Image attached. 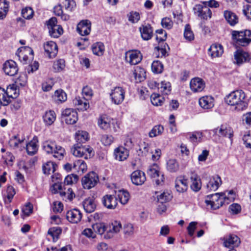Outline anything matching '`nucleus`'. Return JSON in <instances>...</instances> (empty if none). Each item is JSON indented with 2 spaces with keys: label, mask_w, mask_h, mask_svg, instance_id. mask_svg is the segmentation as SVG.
<instances>
[{
  "label": "nucleus",
  "mask_w": 251,
  "mask_h": 251,
  "mask_svg": "<svg viewBox=\"0 0 251 251\" xmlns=\"http://www.w3.org/2000/svg\"><path fill=\"white\" fill-rule=\"evenodd\" d=\"M225 102L237 112H241L248 108L249 100L246 93L241 89L233 91L225 98Z\"/></svg>",
  "instance_id": "nucleus-1"
},
{
  "label": "nucleus",
  "mask_w": 251,
  "mask_h": 251,
  "mask_svg": "<svg viewBox=\"0 0 251 251\" xmlns=\"http://www.w3.org/2000/svg\"><path fill=\"white\" fill-rule=\"evenodd\" d=\"M42 148L48 154H51L58 160H62L65 154V149L60 146L56 145L55 142L46 141L43 143Z\"/></svg>",
  "instance_id": "nucleus-2"
},
{
  "label": "nucleus",
  "mask_w": 251,
  "mask_h": 251,
  "mask_svg": "<svg viewBox=\"0 0 251 251\" xmlns=\"http://www.w3.org/2000/svg\"><path fill=\"white\" fill-rule=\"evenodd\" d=\"M98 123L101 129H109L113 132H117L120 129L119 123L117 120L111 118L106 115H101L99 118Z\"/></svg>",
  "instance_id": "nucleus-3"
},
{
  "label": "nucleus",
  "mask_w": 251,
  "mask_h": 251,
  "mask_svg": "<svg viewBox=\"0 0 251 251\" xmlns=\"http://www.w3.org/2000/svg\"><path fill=\"white\" fill-rule=\"evenodd\" d=\"M232 37L238 45L246 47L251 43V30H233L232 32Z\"/></svg>",
  "instance_id": "nucleus-4"
},
{
  "label": "nucleus",
  "mask_w": 251,
  "mask_h": 251,
  "mask_svg": "<svg viewBox=\"0 0 251 251\" xmlns=\"http://www.w3.org/2000/svg\"><path fill=\"white\" fill-rule=\"evenodd\" d=\"M205 133H208L209 138H211L215 136L225 137L228 138L232 142L233 132L232 128L227 125H222L213 129L206 130Z\"/></svg>",
  "instance_id": "nucleus-5"
},
{
  "label": "nucleus",
  "mask_w": 251,
  "mask_h": 251,
  "mask_svg": "<svg viewBox=\"0 0 251 251\" xmlns=\"http://www.w3.org/2000/svg\"><path fill=\"white\" fill-rule=\"evenodd\" d=\"M205 202L207 205H210L211 209H217L225 204L223 195L216 193L207 195L205 198Z\"/></svg>",
  "instance_id": "nucleus-6"
},
{
  "label": "nucleus",
  "mask_w": 251,
  "mask_h": 251,
  "mask_svg": "<svg viewBox=\"0 0 251 251\" xmlns=\"http://www.w3.org/2000/svg\"><path fill=\"white\" fill-rule=\"evenodd\" d=\"M74 155L78 157H83L85 159L90 158L93 155V149L89 146H82L77 143L71 150Z\"/></svg>",
  "instance_id": "nucleus-7"
},
{
  "label": "nucleus",
  "mask_w": 251,
  "mask_h": 251,
  "mask_svg": "<svg viewBox=\"0 0 251 251\" xmlns=\"http://www.w3.org/2000/svg\"><path fill=\"white\" fill-rule=\"evenodd\" d=\"M147 174L153 179L156 185H162L163 184L164 175L160 172V168L157 164L154 163L150 166Z\"/></svg>",
  "instance_id": "nucleus-8"
},
{
  "label": "nucleus",
  "mask_w": 251,
  "mask_h": 251,
  "mask_svg": "<svg viewBox=\"0 0 251 251\" xmlns=\"http://www.w3.org/2000/svg\"><path fill=\"white\" fill-rule=\"evenodd\" d=\"M57 23L55 17H52L47 22L50 35L53 38L59 37L63 32L62 27L61 25H57Z\"/></svg>",
  "instance_id": "nucleus-9"
},
{
  "label": "nucleus",
  "mask_w": 251,
  "mask_h": 251,
  "mask_svg": "<svg viewBox=\"0 0 251 251\" xmlns=\"http://www.w3.org/2000/svg\"><path fill=\"white\" fill-rule=\"evenodd\" d=\"M125 89L120 86L115 87L111 90L109 94L112 103L116 105L121 104L125 97Z\"/></svg>",
  "instance_id": "nucleus-10"
},
{
  "label": "nucleus",
  "mask_w": 251,
  "mask_h": 251,
  "mask_svg": "<svg viewBox=\"0 0 251 251\" xmlns=\"http://www.w3.org/2000/svg\"><path fill=\"white\" fill-rule=\"evenodd\" d=\"M19 60L23 64H27L33 58V51L27 46L19 48L16 53Z\"/></svg>",
  "instance_id": "nucleus-11"
},
{
  "label": "nucleus",
  "mask_w": 251,
  "mask_h": 251,
  "mask_svg": "<svg viewBox=\"0 0 251 251\" xmlns=\"http://www.w3.org/2000/svg\"><path fill=\"white\" fill-rule=\"evenodd\" d=\"M193 10L194 14L201 19L207 20L211 17V11L205 5L196 4L193 7Z\"/></svg>",
  "instance_id": "nucleus-12"
},
{
  "label": "nucleus",
  "mask_w": 251,
  "mask_h": 251,
  "mask_svg": "<svg viewBox=\"0 0 251 251\" xmlns=\"http://www.w3.org/2000/svg\"><path fill=\"white\" fill-rule=\"evenodd\" d=\"M234 63L238 66L249 62L251 60V54L243 50L239 49L234 53Z\"/></svg>",
  "instance_id": "nucleus-13"
},
{
  "label": "nucleus",
  "mask_w": 251,
  "mask_h": 251,
  "mask_svg": "<svg viewBox=\"0 0 251 251\" xmlns=\"http://www.w3.org/2000/svg\"><path fill=\"white\" fill-rule=\"evenodd\" d=\"M99 181L97 174L92 172L86 175L82 179V184L85 189H89L94 187Z\"/></svg>",
  "instance_id": "nucleus-14"
},
{
  "label": "nucleus",
  "mask_w": 251,
  "mask_h": 251,
  "mask_svg": "<svg viewBox=\"0 0 251 251\" xmlns=\"http://www.w3.org/2000/svg\"><path fill=\"white\" fill-rule=\"evenodd\" d=\"M205 179L207 181L206 188L209 192L216 191L222 183L221 178L218 175L206 177Z\"/></svg>",
  "instance_id": "nucleus-15"
},
{
  "label": "nucleus",
  "mask_w": 251,
  "mask_h": 251,
  "mask_svg": "<svg viewBox=\"0 0 251 251\" xmlns=\"http://www.w3.org/2000/svg\"><path fill=\"white\" fill-rule=\"evenodd\" d=\"M107 233H105L103 237L105 239H110L114 235L118 233L122 229V225L120 222L114 221L109 225H107Z\"/></svg>",
  "instance_id": "nucleus-16"
},
{
  "label": "nucleus",
  "mask_w": 251,
  "mask_h": 251,
  "mask_svg": "<svg viewBox=\"0 0 251 251\" xmlns=\"http://www.w3.org/2000/svg\"><path fill=\"white\" fill-rule=\"evenodd\" d=\"M62 116L64 118L67 124H75L77 120V113L75 110L72 108H67L62 112Z\"/></svg>",
  "instance_id": "nucleus-17"
},
{
  "label": "nucleus",
  "mask_w": 251,
  "mask_h": 251,
  "mask_svg": "<svg viewBox=\"0 0 251 251\" xmlns=\"http://www.w3.org/2000/svg\"><path fill=\"white\" fill-rule=\"evenodd\" d=\"M126 61L130 65H136L142 60V55L138 50L128 51L125 55Z\"/></svg>",
  "instance_id": "nucleus-18"
},
{
  "label": "nucleus",
  "mask_w": 251,
  "mask_h": 251,
  "mask_svg": "<svg viewBox=\"0 0 251 251\" xmlns=\"http://www.w3.org/2000/svg\"><path fill=\"white\" fill-rule=\"evenodd\" d=\"M104 207L108 209H114L118 205L117 197L112 195H105L101 199Z\"/></svg>",
  "instance_id": "nucleus-19"
},
{
  "label": "nucleus",
  "mask_w": 251,
  "mask_h": 251,
  "mask_svg": "<svg viewBox=\"0 0 251 251\" xmlns=\"http://www.w3.org/2000/svg\"><path fill=\"white\" fill-rule=\"evenodd\" d=\"M3 70L6 75L14 76L18 71L16 63L12 60L6 61L3 65Z\"/></svg>",
  "instance_id": "nucleus-20"
},
{
  "label": "nucleus",
  "mask_w": 251,
  "mask_h": 251,
  "mask_svg": "<svg viewBox=\"0 0 251 251\" xmlns=\"http://www.w3.org/2000/svg\"><path fill=\"white\" fill-rule=\"evenodd\" d=\"M222 240L225 247L231 248L237 247L240 243L239 237L234 234H229L224 237Z\"/></svg>",
  "instance_id": "nucleus-21"
},
{
  "label": "nucleus",
  "mask_w": 251,
  "mask_h": 251,
  "mask_svg": "<svg viewBox=\"0 0 251 251\" xmlns=\"http://www.w3.org/2000/svg\"><path fill=\"white\" fill-rule=\"evenodd\" d=\"M77 31L81 36H86L90 34L91 30V23L89 20L80 21L77 25Z\"/></svg>",
  "instance_id": "nucleus-22"
},
{
  "label": "nucleus",
  "mask_w": 251,
  "mask_h": 251,
  "mask_svg": "<svg viewBox=\"0 0 251 251\" xmlns=\"http://www.w3.org/2000/svg\"><path fill=\"white\" fill-rule=\"evenodd\" d=\"M11 91H15L12 86L8 87L6 92L5 91L4 89L0 87V101H2V105H7L10 102V98L14 97L12 95L9 94ZM16 94L14 93V97H16Z\"/></svg>",
  "instance_id": "nucleus-23"
},
{
  "label": "nucleus",
  "mask_w": 251,
  "mask_h": 251,
  "mask_svg": "<svg viewBox=\"0 0 251 251\" xmlns=\"http://www.w3.org/2000/svg\"><path fill=\"white\" fill-rule=\"evenodd\" d=\"M66 218L70 223L77 224L81 221L82 213L79 209L74 208L68 211L66 213Z\"/></svg>",
  "instance_id": "nucleus-24"
},
{
  "label": "nucleus",
  "mask_w": 251,
  "mask_h": 251,
  "mask_svg": "<svg viewBox=\"0 0 251 251\" xmlns=\"http://www.w3.org/2000/svg\"><path fill=\"white\" fill-rule=\"evenodd\" d=\"M25 138L19 135H15L11 137L9 140V145L13 149H20L22 150L24 148V143Z\"/></svg>",
  "instance_id": "nucleus-25"
},
{
  "label": "nucleus",
  "mask_w": 251,
  "mask_h": 251,
  "mask_svg": "<svg viewBox=\"0 0 251 251\" xmlns=\"http://www.w3.org/2000/svg\"><path fill=\"white\" fill-rule=\"evenodd\" d=\"M44 50L50 58L55 57L58 52V48L56 43L53 41H48L45 43Z\"/></svg>",
  "instance_id": "nucleus-26"
},
{
  "label": "nucleus",
  "mask_w": 251,
  "mask_h": 251,
  "mask_svg": "<svg viewBox=\"0 0 251 251\" xmlns=\"http://www.w3.org/2000/svg\"><path fill=\"white\" fill-rule=\"evenodd\" d=\"M130 176L132 182L136 185H142L146 180L145 173L140 170L134 171Z\"/></svg>",
  "instance_id": "nucleus-27"
},
{
  "label": "nucleus",
  "mask_w": 251,
  "mask_h": 251,
  "mask_svg": "<svg viewBox=\"0 0 251 251\" xmlns=\"http://www.w3.org/2000/svg\"><path fill=\"white\" fill-rule=\"evenodd\" d=\"M191 90L195 92H201L205 87V83L202 79L195 77L192 79L190 82Z\"/></svg>",
  "instance_id": "nucleus-28"
},
{
  "label": "nucleus",
  "mask_w": 251,
  "mask_h": 251,
  "mask_svg": "<svg viewBox=\"0 0 251 251\" xmlns=\"http://www.w3.org/2000/svg\"><path fill=\"white\" fill-rule=\"evenodd\" d=\"M114 156L116 160L122 161L126 160L128 156V151L122 146L119 147L114 150Z\"/></svg>",
  "instance_id": "nucleus-29"
},
{
  "label": "nucleus",
  "mask_w": 251,
  "mask_h": 251,
  "mask_svg": "<svg viewBox=\"0 0 251 251\" xmlns=\"http://www.w3.org/2000/svg\"><path fill=\"white\" fill-rule=\"evenodd\" d=\"M224 50L222 46L218 44L212 45L208 50V53L212 58L218 57L222 55Z\"/></svg>",
  "instance_id": "nucleus-30"
},
{
  "label": "nucleus",
  "mask_w": 251,
  "mask_h": 251,
  "mask_svg": "<svg viewBox=\"0 0 251 251\" xmlns=\"http://www.w3.org/2000/svg\"><path fill=\"white\" fill-rule=\"evenodd\" d=\"M199 104L200 106L204 109L212 108L214 105V99L212 97L205 96L199 99Z\"/></svg>",
  "instance_id": "nucleus-31"
},
{
  "label": "nucleus",
  "mask_w": 251,
  "mask_h": 251,
  "mask_svg": "<svg viewBox=\"0 0 251 251\" xmlns=\"http://www.w3.org/2000/svg\"><path fill=\"white\" fill-rule=\"evenodd\" d=\"M224 16L226 20L230 26H234L239 22L238 17L235 13L231 11H225Z\"/></svg>",
  "instance_id": "nucleus-32"
},
{
  "label": "nucleus",
  "mask_w": 251,
  "mask_h": 251,
  "mask_svg": "<svg viewBox=\"0 0 251 251\" xmlns=\"http://www.w3.org/2000/svg\"><path fill=\"white\" fill-rule=\"evenodd\" d=\"M175 188L179 193L186 191L188 188L187 180L181 176L177 177L175 181Z\"/></svg>",
  "instance_id": "nucleus-33"
},
{
  "label": "nucleus",
  "mask_w": 251,
  "mask_h": 251,
  "mask_svg": "<svg viewBox=\"0 0 251 251\" xmlns=\"http://www.w3.org/2000/svg\"><path fill=\"white\" fill-rule=\"evenodd\" d=\"M115 195L117 199H118L120 202L123 204H126L130 198V194L127 191L124 189H120L118 191H115Z\"/></svg>",
  "instance_id": "nucleus-34"
},
{
  "label": "nucleus",
  "mask_w": 251,
  "mask_h": 251,
  "mask_svg": "<svg viewBox=\"0 0 251 251\" xmlns=\"http://www.w3.org/2000/svg\"><path fill=\"white\" fill-rule=\"evenodd\" d=\"M53 101L57 104L63 103L67 100L66 93L62 89L56 90L52 96Z\"/></svg>",
  "instance_id": "nucleus-35"
},
{
  "label": "nucleus",
  "mask_w": 251,
  "mask_h": 251,
  "mask_svg": "<svg viewBox=\"0 0 251 251\" xmlns=\"http://www.w3.org/2000/svg\"><path fill=\"white\" fill-rule=\"evenodd\" d=\"M205 130L203 132L201 131H195L190 135L189 140L190 141L195 144H197L198 142H201L203 141V138L205 137L206 138H209L208 137V133H205Z\"/></svg>",
  "instance_id": "nucleus-36"
},
{
  "label": "nucleus",
  "mask_w": 251,
  "mask_h": 251,
  "mask_svg": "<svg viewBox=\"0 0 251 251\" xmlns=\"http://www.w3.org/2000/svg\"><path fill=\"white\" fill-rule=\"evenodd\" d=\"M55 176L56 177V182H54L52 185L51 191L52 193L54 194H60V191H62L64 189L62 188V184L60 182V181L61 180V175L58 174H55L54 176H52L51 177L53 182L55 181Z\"/></svg>",
  "instance_id": "nucleus-37"
},
{
  "label": "nucleus",
  "mask_w": 251,
  "mask_h": 251,
  "mask_svg": "<svg viewBox=\"0 0 251 251\" xmlns=\"http://www.w3.org/2000/svg\"><path fill=\"white\" fill-rule=\"evenodd\" d=\"M142 38L144 40L151 39L152 36L153 30L149 25H143L139 28Z\"/></svg>",
  "instance_id": "nucleus-38"
},
{
  "label": "nucleus",
  "mask_w": 251,
  "mask_h": 251,
  "mask_svg": "<svg viewBox=\"0 0 251 251\" xmlns=\"http://www.w3.org/2000/svg\"><path fill=\"white\" fill-rule=\"evenodd\" d=\"M73 103L78 110L81 111L86 110L89 107V103L86 98L76 97L73 100Z\"/></svg>",
  "instance_id": "nucleus-39"
},
{
  "label": "nucleus",
  "mask_w": 251,
  "mask_h": 251,
  "mask_svg": "<svg viewBox=\"0 0 251 251\" xmlns=\"http://www.w3.org/2000/svg\"><path fill=\"white\" fill-rule=\"evenodd\" d=\"M190 187L194 192H198L201 188V182L200 177L196 174H192L190 177Z\"/></svg>",
  "instance_id": "nucleus-40"
},
{
  "label": "nucleus",
  "mask_w": 251,
  "mask_h": 251,
  "mask_svg": "<svg viewBox=\"0 0 251 251\" xmlns=\"http://www.w3.org/2000/svg\"><path fill=\"white\" fill-rule=\"evenodd\" d=\"M83 206L86 212L92 213L95 211L96 204L92 198H88L83 201Z\"/></svg>",
  "instance_id": "nucleus-41"
},
{
  "label": "nucleus",
  "mask_w": 251,
  "mask_h": 251,
  "mask_svg": "<svg viewBox=\"0 0 251 251\" xmlns=\"http://www.w3.org/2000/svg\"><path fill=\"white\" fill-rule=\"evenodd\" d=\"M37 138H33L29 143L26 144V150L28 154L32 155L35 154L38 149Z\"/></svg>",
  "instance_id": "nucleus-42"
},
{
  "label": "nucleus",
  "mask_w": 251,
  "mask_h": 251,
  "mask_svg": "<svg viewBox=\"0 0 251 251\" xmlns=\"http://www.w3.org/2000/svg\"><path fill=\"white\" fill-rule=\"evenodd\" d=\"M91 49L93 53L98 56H101L105 51V47L102 42H98L92 45Z\"/></svg>",
  "instance_id": "nucleus-43"
},
{
  "label": "nucleus",
  "mask_w": 251,
  "mask_h": 251,
  "mask_svg": "<svg viewBox=\"0 0 251 251\" xmlns=\"http://www.w3.org/2000/svg\"><path fill=\"white\" fill-rule=\"evenodd\" d=\"M56 119V114L53 110L47 111L43 116V120L46 125L50 126Z\"/></svg>",
  "instance_id": "nucleus-44"
},
{
  "label": "nucleus",
  "mask_w": 251,
  "mask_h": 251,
  "mask_svg": "<svg viewBox=\"0 0 251 251\" xmlns=\"http://www.w3.org/2000/svg\"><path fill=\"white\" fill-rule=\"evenodd\" d=\"M146 73L144 69L137 67L134 70L133 75L137 82H141L146 78Z\"/></svg>",
  "instance_id": "nucleus-45"
},
{
  "label": "nucleus",
  "mask_w": 251,
  "mask_h": 251,
  "mask_svg": "<svg viewBox=\"0 0 251 251\" xmlns=\"http://www.w3.org/2000/svg\"><path fill=\"white\" fill-rule=\"evenodd\" d=\"M75 139L79 144L85 143L89 139L88 133L85 131L78 130L75 133Z\"/></svg>",
  "instance_id": "nucleus-46"
},
{
  "label": "nucleus",
  "mask_w": 251,
  "mask_h": 251,
  "mask_svg": "<svg viewBox=\"0 0 251 251\" xmlns=\"http://www.w3.org/2000/svg\"><path fill=\"white\" fill-rule=\"evenodd\" d=\"M164 126L161 125L154 126L149 133V136L151 138L155 137L161 135L164 132Z\"/></svg>",
  "instance_id": "nucleus-47"
},
{
  "label": "nucleus",
  "mask_w": 251,
  "mask_h": 251,
  "mask_svg": "<svg viewBox=\"0 0 251 251\" xmlns=\"http://www.w3.org/2000/svg\"><path fill=\"white\" fill-rule=\"evenodd\" d=\"M60 195L62 199L65 201H67V200L72 201L75 197L74 193L70 188H64L62 191H60Z\"/></svg>",
  "instance_id": "nucleus-48"
},
{
  "label": "nucleus",
  "mask_w": 251,
  "mask_h": 251,
  "mask_svg": "<svg viewBox=\"0 0 251 251\" xmlns=\"http://www.w3.org/2000/svg\"><path fill=\"white\" fill-rule=\"evenodd\" d=\"M62 230L60 227L56 226L50 228L48 232V235L52 238L54 242H56L59 238L60 234L61 233Z\"/></svg>",
  "instance_id": "nucleus-49"
},
{
  "label": "nucleus",
  "mask_w": 251,
  "mask_h": 251,
  "mask_svg": "<svg viewBox=\"0 0 251 251\" xmlns=\"http://www.w3.org/2000/svg\"><path fill=\"white\" fill-rule=\"evenodd\" d=\"M73 168L78 173H83L87 170V165L86 163L81 160H78L74 162Z\"/></svg>",
  "instance_id": "nucleus-50"
},
{
  "label": "nucleus",
  "mask_w": 251,
  "mask_h": 251,
  "mask_svg": "<svg viewBox=\"0 0 251 251\" xmlns=\"http://www.w3.org/2000/svg\"><path fill=\"white\" fill-rule=\"evenodd\" d=\"M159 203H166L172 198V196L168 191H164L159 195H157Z\"/></svg>",
  "instance_id": "nucleus-51"
},
{
  "label": "nucleus",
  "mask_w": 251,
  "mask_h": 251,
  "mask_svg": "<svg viewBox=\"0 0 251 251\" xmlns=\"http://www.w3.org/2000/svg\"><path fill=\"white\" fill-rule=\"evenodd\" d=\"M151 103L155 106L162 105L164 101V98L158 94L153 93L151 96Z\"/></svg>",
  "instance_id": "nucleus-52"
},
{
  "label": "nucleus",
  "mask_w": 251,
  "mask_h": 251,
  "mask_svg": "<svg viewBox=\"0 0 251 251\" xmlns=\"http://www.w3.org/2000/svg\"><path fill=\"white\" fill-rule=\"evenodd\" d=\"M139 151L141 152L143 156H146L151 151V145L144 141H141L139 144Z\"/></svg>",
  "instance_id": "nucleus-53"
},
{
  "label": "nucleus",
  "mask_w": 251,
  "mask_h": 251,
  "mask_svg": "<svg viewBox=\"0 0 251 251\" xmlns=\"http://www.w3.org/2000/svg\"><path fill=\"white\" fill-rule=\"evenodd\" d=\"M42 169L45 174L49 175L55 171V165L53 162L48 161L43 165Z\"/></svg>",
  "instance_id": "nucleus-54"
},
{
  "label": "nucleus",
  "mask_w": 251,
  "mask_h": 251,
  "mask_svg": "<svg viewBox=\"0 0 251 251\" xmlns=\"http://www.w3.org/2000/svg\"><path fill=\"white\" fill-rule=\"evenodd\" d=\"M158 89L163 94L168 95L171 90V83L168 81H162Z\"/></svg>",
  "instance_id": "nucleus-55"
},
{
  "label": "nucleus",
  "mask_w": 251,
  "mask_h": 251,
  "mask_svg": "<svg viewBox=\"0 0 251 251\" xmlns=\"http://www.w3.org/2000/svg\"><path fill=\"white\" fill-rule=\"evenodd\" d=\"M167 168L171 172H176L178 170V163L175 159H170L167 163Z\"/></svg>",
  "instance_id": "nucleus-56"
},
{
  "label": "nucleus",
  "mask_w": 251,
  "mask_h": 251,
  "mask_svg": "<svg viewBox=\"0 0 251 251\" xmlns=\"http://www.w3.org/2000/svg\"><path fill=\"white\" fill-rule=\"evenodd\" d=\"M223 195L225 204H228L230 202L235 200L236 194L233 190H230L226 193H222Z\"/></svg>",
  "instance_id": "nucleus-57"
},
{
  "label": "nucleus",
  "mask_w": 251,
  "mask_h": 251,
  "mask_svg": "<svg viewBox=\"0 0 251 251\" xmlns=\"http://www.w3.org/2000/svg\"><path fill=\"white\" fill-rule=\"evenodd\" d=\"M151 70L155 74L161 73L163 70V65L158 60L154 61L151 64Z\"/></svg>",
  "instance_id": "nucleus-58"
},
{
  "label": "nucleus",
  "mask_w": 251,
  "mask_h": 251,
  "mask_svg": "<svg viewBox=\"0 0 251 251\" xmlns=\"http://www.w3.org/2000/svg\"><path fill=\"white\" fill-rule=\"evenodd\" d=\"M8 5L4 0H0V20H3L7 14Z\"/></svg>",
  "instance_id": "nucleus-59"
},
{
  "label": "nucleus",
  "mask_w": 251,
  "mask_h": 251,
  "mask_svg": "<svg viewBox=\"0 0 251 251\" xmlns=\"http://www.w3.org/2000/svg\"><path fill=\"white\" fill-rule=\"evenodd\" d=\"M128 21L131 23H137L140 19V16L139 12L136 11H131L127 14Z\"/></svg>",
  "instance_id": "nucleus-60"
},
{
  "label": "nucleus",
  "mask_w": 251,
  "mask_h": 251,
  "mask_svg": "<svg viewBox=\"0 0 251 251\" xmlns=\"http://www.w3.org/2000/svg\"><path fill=\"white\" fill-rule=\"evenodd\" d=\"M184 37L186 40L188 41H192L194 39V33L192 31L189 25H186L185 26L184 31Z\"/></svg>",
  "instance_id": "nucleus-61"
},
{
  "label": "nucleus",
  "mask_w": 251,
  "mask_h": 251,
  "mask_svg": "<svg viewBox=\"0 0 251 251\" xmlns=\"http://www.w3.org/2000/svg\"><path fill=\"white\" fill-rule=\"evenodd\" d=\"M78 179V176L76 175L71 174L67 176L64 179V184L70 185L76 183Z\"/></svg>",
  "instance_id": "nucleus-62"
},
{
  "label": "nucleus",
  "mask_w": 251,
  "mask_h": 251,
  "mask_svg": "<svg viewBox=\"0 0 251 251\" xmlns=\"http://www.w3.org/2000/svg\"><path fill=\"white\" fill-rule=\"evenodd\" d=\"M22 14L25 19H30L33 16L34 11L31 7H25L22 9Z\"/></svg>",
  "instance_id": "nucleus-63"
},
{
  "label": "nucleus",
  "mask_w": 251,
  "mask_h": 251,
  "mask_svg": "<svg viewBox=\"0 0 251 251\" xmlns=\"http://www.w3.org/2000/svg\"><path fill=\"white\" fill-rule=\"evenodd\" d=\"M65 66L64 60L60 59L54 62L53 67L55 71L60 72L64 68Z\"/></svg>",
  "instance_id": "nucleus-64"
}]
</instances>
